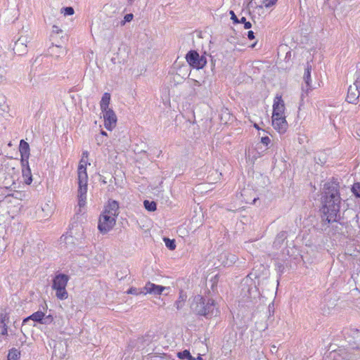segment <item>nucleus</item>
Listing matches in <instances>:
<instances>
[{
    "label": "nucleus",
    "mask_w": 360,
    "mask_h": 360,
    "mask_svg": "<svg viewBox=\"0 0 360 360\" xmlns=\"http://www.w3.org/2000/svg\"><path fill=\"white\" fill-rule=\"evenodd\" d=\"M112 61L114 63H115V58H112Z\"/></svg>",
    "instance_id": "680f3d73"
},
{
    "label": "nucleus",
    "mask_w": 360,
    "mask_h": 360,
    "mask_svg": "<svg viewBox=\"0 0 360 360\" xmlns=\"http://www.w3.org/2000/svg\"><path fill=\"white\" fill-rule=\"evenodd\" d=\"M78 205L79 207H83L86 202V191H87V182L88 176L86 173V167L84 165L80 164L78 166Z\"/></svg>",
    "instance_id": "7ed1b4c3"
},
{
    "label": "nucleus",
    "mask_w": 360,
    "mask_h": 360,
    "mask_svg": "<svg viewBox=\"0 0 360 360\" xmlns=\"http://www.w3.org/2000/svg\"><path fill=\"white\" fill-rule=\"evenodd\" d=\"M186 59L190 66L198 70L203 68L207 63L206 57L200 56L195 50L189 51L186 55Z\"/></svg>",
    "instance_id": "39448f33"
},
{
    "label": "nucleus",
    "mask_w": 360,
    "mask_h": 360,
    "mask_svg": "<svg viewBox=\"0 0 360 360\" xmlns=\"http://www.w3.org/2000/svg\"><path fill=\"white\" fill-rule=\"evenodd\" d=\"M129 274V269L127 268H125L123 271H117L116 273V276L119 280H122L124 278H126Z\"/></svg>",
    "instance_id": "f704fd0d"
},
{
    "label": "nucleus",
    "mask_w": 360,
    "mask_h": 360,
    "mask_svg": "<svg viewBox=\"0 0 360 360\" xmlns=\"http://www.w3.org/2000/svg\"><path fill=\"white\" fill-rule=\"evenodd\" d=\"M69 278V276L65 274H56L53 278L52 288H66Z\"/></svg>",
    "instance_id": "f8f14e48"
},
{
    "label": "nucleus",
    "mask_w": 360,
    "mask_h": 360,
    "mask_svg": "<svg viewBox=\"0 0 360 360\" xmlns=\"http://www.w3.org/2000/svg\"><path fill=\"white\" fill-rule=\"evenodd\" d=\"M236 333H234V334H233V337H234V338H236Z\"/></svg>",
    "instance_id": "e2e57ef3"
},
{
    "label": "nucleus",
    "mask_w": 360,
    "mask_h": 360,
    "mask_svg": "<svg viewBox=\"0 0 360 360\" xmlns=\"http://www.w3.org/2000/svg\"><path fill=\"white\" fill-rule=\"evenodd\" d=\"M164 241H165L166 247L169 250H174L176 248L175 240L169 239L168 238H164Z\"/></svg>",
    "instance_id": "2f4dec72"
},
{
    "label": "nucleus",
    "mask_w": 360,
    "mask_h": 360,
    "mask_svg": "<svg viewBox=\"0 0 360 360\" xmlns=\"http://www.w3.org/2000/svg\"><path fill=\"white\" fill-rule=\"evenodd\" d=\"M275 266H276V269L278 272H279L281 274L283 272L285 267L282 262H276Z\"/></svg>",
    "instance_id": "58836bf2"
},
{
    "label": "nucleus",
    "mask_w": 360,
    "mask_h": 360,
    "mask_svg": "<svg viewBox=\"0 0 360 360\" xmlns=\"http://www.w3.org/2000/svg\"><path fill=\"white\" fill-rule=\"evenodd\" d=\"M119 203L117 201L110 200L108 201V205L105 207V210L103 212L113 216L115 218L118 215Z\"/></svg>",
    "instance_id": "f3484780"
},
{
    "label": "nucleus",
    "mask_w": 360,
    "mask_h": 360,
    "mask_svg": "<svg viewBox=\"0 0 360 360\" xmlns=\"http://www.w3.org/2000/svg\"><path fill=\"white\" fill-rule=\"evenodd\" d=\"M134 0H128V3L129 4H131L133 3Z\"/></svg>",
    "instance_id": "4d7b16f0"
},
{
    "label": "nucleus",
    "mask_w": 360,
    "mask_h": 360,
    "mask_svg": "<svg viewBox=\"0 0 360 360\" xmlns=\"http://www.w3.org/2000/svg\"><path fill=\"white\" fill-rule=\"evenodd\" d=\"M250 275H252V274L248 275L241 282V290L244 297H252V291L253 289L252 286L254 285V283L252 279L249 278Z\"/></svg>",
    "instance_id": "2eb2a0df"
},
{
    "label": "nucleus",
    "mask_w": 360,
    "mask_h": 360,
    "mask_svg": "<svg viewBox=\"0 0 360 360\" xmlns=\"http://www.w3.org/2000/svg\"><path fill=\"white\" fill-rule=\"evenodd\" d=\"M247 36L250 40H252L255 38V33L252 30L248 32Z\"/></svg>",
    "instance_id": "de8ad7c7"
},
{
    "label": "nucleus",
    "mask_w": 360,
    "mask_h": 360,
    "mask_svg": "<svg viewBox=\"0 0 360 360\" xmlns=\"http://www.w3.org/2000/svg\"><path fill=\"white\" fill-rule=\"evenodd\" d=\"M345 338L352 349H359L360 346V330L356 328H349L346 330Z\"/></svg>",
    "instance_id": "0eeeda50"
},
{
    "label": "nucleus",
    "mask_w": 360,
    "mask_h": 360,
    "mask_svg": "<svg viewBox=\"0 0 360 360\" xmlns=\"http://www.w3.org/2000/svg\"><path fill=\"white\" fill-rule=\"evenodd\" d=\"M249 191H250V189H243L241 192V196L244 197Z\"/></svg>",
    "instance_id": "09e8293b"
},
{
    "label": "nucleus",
    "mask_w": 360,
    "mask_h": 360,
    "mask_svg": "<svg viewBox=\"0 0 360 360\" xmlns=\"http://www.w3.org/2000/svg\"><path fill=\"white\" fill-rule=\"evenodd\" d=\"M127 294H131V295H141V294L144 295V290H143V288H135V287H131L127 291Z\"/></svg>",
    "instance_id": "473e14b6"
},
{
    "label": "nucleus",
    "mask_w": 360,
    "mask_h": 360,
    "mask_svg": "<svg viewBox=\"0 0 360 360\" xmlns=\"http://www.w3.org/2000/svg\"><path fill=\"white\" fill-rule=\"evenodd\" d=\"M107 136V133L105 131L101 130L100 136Z\"/></svg>",
    "instance_id": "603ef678"
},
{
    "label": "nucleus",
    "mask_w": 360,
    "mask_h": 360,
    "mask_svg": "<svg viewBox=\"0 0 360 360\" xmlns=\"http://www.w3.org/2000/svg\"><path fill=\"white\" fill-rule=\"evenodd\" d=\"M348 360H356V358L354 355H351Z\"/></svg>",
    "instance_id": "3c124183"
},
{
    "label": "nucleus",
    "mask_w": 360,
    "mask_h": 360,
    "mask_svg": "<svg viewBox=\"0 0 360 360\" xmlns=\"http://www.w3.org/2000/svg\"><path fill=\"white\" fill-rule=\"evenodd\" d=\"M53 316L51 315H49V316H44V319H43V322H42V324H48V323H50L53 321Z\"/></svg>",
    "instance_id": "79ce46f5"
},
{
    "label": "nucleus",
    "mask_w": 360,
    "mask_h": 360,
    "mask_svg": "<svg viewBox=\"0 0 360 360\" xmlns=\"http://www.w3.org/2000/svg\"><path fill=\"white\" fill-rule=\"evenodd\" d=\"M64 243L66 248H68V245H70L71 247H74V237L72 236H64L60 237V243Z\"/></svg>",
    "instance_id": "c756f323"
},
{
    "label": "nucleus",
    "mask_w": 360,
    "mask_h": 360,
    "mask_svg": "<svg viewBox=\"0 0 360 360\" xmlns=\"http://www.w3.org/2000/svg\"><path fill=\"white\" fill-rule=\"evenodd\" d=\"M340 202L339 184L337 181H330L324 184L322 193L321 231H326L328 224L335 223L333 226L334 233L345 235L347 233V221H340Z\"/></svg>",
    "instance_id": "f257e3e1"
},
{
    "label": "nucleus",
    "mask_w": 360,
    "mask_h": 360,
    "mask_svg": "<svg viewBox=\"0 0 360 360\" xmlns=\"http://www.w3.org/2000/svg\"><path fill=\"white\" fill-rule=\"evenodd\" d=\"M134 18V15L132 13H128V14H126L124 15V23L126 22H130Z\"/></svg>",
    "instance_id": "a18cd8bd"
},
{
    "label": "nucleus",
    "mask_w": 360,
    "mask_h": 360,
    "mask_svg": "<svg viewBox=\"0 0 360 360\" xmlns=\"http://www.w3.org/2000/svg\"><path fill=\"white\" fill-rule=\"evenodd\" d=\"M165 287L162 285H159L150 283V281L147 282L146 285L143 287L144 295L150 294L154 295H161Z\"/></svg>",
    "instance_id": "ddd939ff"
},
{
    "label": "nucleus",
    "mask_w": 360,
    "mask_h": 360,
    "mask_svg": "<svg viewBox=\"0 0 360 360\" xmlns=\"http://www.w3.org/2000/svg\"><path fill=\"white\" fill-rule=\"evenodd\" d=\"M62 13H64L65 15H72L74 14V8L71 6H67L62 8Z\"/></svg>",
    "instance_id": "c9c22d12"
},
{
    "label": "nucleus",
    "mask_w": 360,
    "mask_h": 360,
    "mask_svg": "<svg viewBox=\"0 0 360 360\" xmlns=\"http://www.w3.org/2000/svg\"><path fill=\"white\" fill-rule=\"evenodd\" d=\"M284 101L282 99L281 96L277 95L274 99L273 105V113L272 116H281L283 115L285 110Z\"/></svg>",
    "instance_id": "4468645a"
},
{
    "label": "nucleus",
    "mask_w": 360,
    "mask_h": 360,
    "mask_svg": "<svg viewBox=\"0 0 360 360\" xmlns=\"http://www.w3.org/2000/svg\"><path fill=\"white\" fill-rule=\"evenodd\" d=\"M82 155H83V157H84V156H85V157H87V156H88V155H89V153H88V152H87V151H84V152H83V153H82Z\"/></svg>",
    "instance_id": "5fc2aeb1"
},
{
    "label": "nucleus",
    "mask_w": 360,
    "mask_h": 360,
    "mask_svg": "<svg viewBox=\"0 0 360 360\" xmlns=\"http://www.w3.org/2000/svg\"><path fill=\"white\" fill-rule=\"evenodd\" d=\"M8 110V105L6 103V97L0 94V115L7 112Z\"/></svg>",
    "instance_id": "c85d7f7f"
},
{
    "label": "nucleus",
    "mask_w": 360,
    "mask_h": 360,
    "mask_svg": "<svg viewBox=\"0 0 360 360\" xmlns=\"http://www.w3.org/2000/svg\"><path fill=\"white\" fill-rule=\"evenodd\" d=\"M45 314L41 311H38L37 312L33 313L32 315L25 318L23 320L22 324H25V323L30 321V320L34 321L35 322L39 323L42 324L44 316Z\"/></svg>",
    "instance_id": "a211bd4d"
},
{
    "label": "nucleus",
    "mask_w": 360,
    "mask_h": 360,
    "mask_svg": "<svg viewBox=\"0 0 360 360\" xmlns=\"http://www.w3.org/2000/svg\"><path fill=\"white\" fill-rule=\"evenodd\" d=\"M222 258L226 259L225 261H223V264L224 266H231L238 259V257L235 255L231 254V253H224V254L221 255V259H222Z\"/></svg>",
    "instance_id": "4be33fe9"
},
{
    "label": "nucleus",
    "mask_w": 360,
    "mask_h": 360,
    "mask_svg": "<svg viewBox=\"0 0 360 360\" xmlns=\"http://www.w3.org/2000/svg\"><path fill=\"white\" fill-rule=\"evenodd\" d=\"M254 127H255L256 129H259V127H258V125H257V124H255Z\"/></svg>",
    "instance_id": "13d9d810"
},
{
    "label": "nucleus",
    "mask_w": 360,
    "mask_h": 360,
    "mask_svg": "<svg viewBox=\"0 0 360 360\" xmlns=\"http://www.w3.org/2000/svg\"><path fill=\"white\" fill-rule=\"evenodd\" d=\"M54 290H56V296L58 299L63 300L68 298V293L66 290V288H60Z\"/></svg>",
    "instance_id": "a878e982"
},
{
    "label": "nucleus",
    "mask_w": 360,
    "mask_h": 360,
    "mask_svg": "<svg viewBox=\"0 0 360 360\" xmlns=\"http://www.w3.org/2000/svg\"><path fill=\"white\" fill-rule=\"evenodd\" d=\"M101 136H96V140L97 143H98V145H100V144H101V143L103 142V141L101 139Z\"/></svg>",
    "instance_id": "8fccbe9b"
},
{
    "label": "nucleus",
    "mask_w": 360,
    "mask_h": 360,
    "mask_svg": "<svg viewBox=\"0 0 360 360\" xmlns=\"http://www.w3.org/2000/svg\"><path fill=\"white\" fill-rule=\"evenodd\" d=\"M239 23H243L244 25V28L246 30L250 29L252 27V23L249 21H247L245 17H242L239 20Z\"/></svg>",
    "instance_id": "e433bc0d"
},
{
    "label": "nucleus",
    "mask_w": 360,
    "mask_h": 360,
    "mask_svg": "<svg viewBox=\"0 0 360 360\" xmlns=\"http://www.w3.org/2000/svg\"><path fill=\"white\" fill-rule=\"evenodd\" d=\"M143 205L145 209L149 212H154L157 209V204L155 201L145 200L143 201Z\"/></svg>",
    "instance_id": "cd10ccee"
},
{
    "label": "nucleus",
    "mask_w": 360,
    "mask_h": 360,
    "mask_svg": "<svg viewBox=\"0 0 360 360\" xmlns=\"http://www.w3.org/2000/svg\"><path fill=\"white\" fill-rule=\"evenodd\" d=\"M256 200H257V198H255L252 200V203H253V204H254V203L255 202Z\"/></svg>",
    "instance_id": "052dcab7"
},
{
    "label": "nucleus",
    "mask_w": 360,
    "mask_h": 360,
    "mask_svg": "<svg viewBox=\"0 0 360 360\" xmlns=\"http://www.w3.org/2000/svg\"><path fill=\"white\" fill-rule=\"evenodd\" d=\"M63 32V30L61 29H60L58 26L56 25H53V27H52V33L53 34H59V33H62Z\"/></svg>",
    "instance_id": "49530a36"
},
{
    "label": "nucleus",
    "mask_w": 360,
    "mask_h": 360,
    "mask_svg": "<svg viewBox=\"0 0 360 360\" xmlns=\"http://www.w3.org/2000/svg\"><path fill=\"white\" fill-rule=\"evenodd\" d=\"M187 296L183 290H180L178 300L175 302L174 305L177 310L182 309L186 300Z\"/></svg>",
    "instance_id": "393cba45"
},
{
    "label": "nucleus",
    "mask_w": 360,
    "mask_h": 360,
    "mask_svg": "<svg viewBox=\"0 0 360 360\" xmlns=\"http://www.w3.org/2000/svg\"><path fill=\"white\" fill-rule=\"evenodd\" d=\"M6 75V70L1 65H0V82L4 79Z\"/></svg>",
    "instance_id": "c03bdc74"
},
{
    "label": "nucleus",
    "mask_w": 360,
    "mask_h": 360,
    "mask_svg": "<svg viewBox=\"0 0 360 360\" xmlns=\"http://www.w3.org/2000/svg\"><path fill=\"white\" fill-rule=\"evenodd\" d=\"M360 96V70L355 72V81L354 85L348 88L346 101L349 103H356Z\"/></svg>",
    "instance_id": "20e7f679"
},
{
    "label": "nucleus",
    "mask_w": 360,
    "mask_h": 360,
    "mask_svg": "<svg viewBox=\"0 0 360 360\" xmlns=\"http://www.w3.org/2000/svg\"><path fill=\"white\" fill-rule=\"evenodd\" d=\"M214 283H215V281L212 283V289L214 290Z\"/></svg>",
    "instance_id": "bf43d9fd"
},
{
    "label": "nucleus",
    "mask_w": 360,
    "mask_h": 360,
    "mask_svg": "<svg viewBox=\"0 0 360 360\" xmlns=\"http://www.w3.org/2000/svg\"><path fill=\"white\" fill-rule=\"evenodd\" d=\"M177 356L180 359H187V360H202V358L200 355H198V357L195 358L191 356L190 352L187 349H185L182 352H179L177 353Z\"/></svg>",
    "instance_id": "b1692460"
},
{
    "label": "nucleus",
    "mask_w": 360,
    "mask_h": 360,
    "mask_svg": "<svg viewBox=\"0 0 360 360\" xmlns=\"http://www.w3.org/2000/svg\"><path fill=\"white\" fill-rule=\"evenodd\" d=\"M110 101V94L107 92L104 93L101 98V101L100 102V107H101V111H104L108 109H110L109 108Z\"/></svg>",
    "instance_id": "5701e85b"
},
{
    "label": "nucleus",
    "mask_w": 360,
    "mask_h": 360,
    "mask_svg": "<svg viewBox=\"0 0 360 360\" xmlns=\"http://www.w3.org/2000/svg\"><path fill=\"white\" fill-rule=\"evenodd\" d=\"M277 0H264L263 4L266 8H269L276 3Z\"/></svg>",
    "instance_id": "ea45409f"
},
{
    "label": "nucleus",
    "mask_w": 360,
    "mask_h": 360,
    "mask_svg": "<svg viewBox=\"0 0 360 360\" xmlns=\"http://www.w3.org/2000/svg\"><path fill=\"white\" fill-rule=\"evenodd\" d=\"M20 354V352L18 349L12 348L9 350L8 358L9 360H17Z\"/></svg>",
    "instance_id": "7c9ffc66"
},
{
    "label": "nucleus",
    "mask_w": 360,
    "mask_h": 360,
    "mask_svg": "<svg viewBox=\"0 0 360 360\" xmlns=\"http://www.w3.org/2000/svg\"><path fill=\"white\" fill-rule=\"evenodd\" d=\"M274 351H276V347L275 345L271 346V352H274Z\"/></svg>",
    "instance_id": "864d4df0"
},
{
    "label": "nucleus",
    "mask_w": 360,
    "mask_h": 360,
    "mask_svg": "<svg viewBox=\"0 0 360 360\" xmlns=\"http://www.w3.org/2000/svg\"><path fill=\"white\" fill-rule=\"evenodd\" d=\"M271 142V139L269 136H263L261 139V143H263L264 146H267Z\"/></svg>",
    "instance_id": "37998d69"
},
{
    "label": "nucleus",
    "mask_w": 360,
    "mask_h": 360,
    "mask_svg": "<svg viewBox=\"0 0 360 360\" xmlns=\"http://www.w3.org/2000/svg\"><path fill=\"white\" fill-rule=\"evenodd\" d=\"M229 13L231 15V19L232 20L233 23V24L239 23V19L238 18V17L235 14L234 11H230Z\"/></svg>",
    "instance_id": "a19ab883"
},
{
    "label": "nucleus",
    "mask_w": 360,
    "mask_h": 360,
    "mask_svg": "<svg viewBox=\"0 0 360 360\" xmlns=\"http://www.w3.org/2000/svg\"><path fill=\"white\" fill-rule=\"evenodd\" d=\"M30 42L27 36L20 37L13 46V51L15 54L22 56L27 53V43Z\"/></svg>",
    "instance_id": "1a4fd4ad"
},
{
    "label": "nucleus",
    "mask_w": 360,
    "mask_h": 360,
    "mask_svg": "<svg viewBox=\"0 0 360 360\" xmlns=\"http://www.w3.org/2000/svg\"><path fill=\"white\" fill-rule=\"evenodd\" d=\"M150 360H169V357L165 354L164 356L151 355Z\"/></svg>",
    "instance_id": "4c0bfd02"
},
{
    "label": "nucleus",
    "mask_w": 360,
    "mask_h": 360,
    "mask_svg": "<svg viewBox=\"0 0 360 360\" xmlns=\"http://www.w3.org/2000/svg\"><path fill=\"white\" fill-rule=\"evenodd\" d=\"M21 165L22 167V176L25 178V182L27 184H30L32 181V176L31 173V169L29 166V162L27 165L23 163H21Z\"/></svg>",
    "instance_id": "6ab92c4d"
},
{
    "label": "nucleus",
    "mask_w": 360,
    "mask_h": 360,
    "mask_svg": "<svg viewBox=\"0 0 360 360\" xmlns=\"http://www.w3.org/2000/svg\"><path fill=\"white\" fill-rule=\"evenodd\" d=\"M191 311L197 316H204L207 319L217 316L219 312L215 301L200 295L195 296L191 303Z\"/></svg>",
    "instance_id": "f03ea898"
},
{
    "label": "nucleus",
    "mask_w": 360,
    "mask_h": 360,
    "mask_svg": "<svg viewBox=\"0 0 360 360\" xmlns=\"http://www.w3.org/2000/svg\"><path fill=\"white\" fill-rule=\"evenodd\" d=\"M272 125L280 134H284L288 127L285 117L283 115L272 116Z\"/></svg>",
    "instance_id": "9b49d317"
},
{
    "label": "nucleus",
    "mask_w": 360,
    "mask_h": 360,
    "mask_svg": "<svg viewBox=\"0 0 360 360\" xmlns=\"http://www.w3.org/2000/svg\"><path fill=\"white\" fill-rule=\"evenodd\" d=\"M243 200H244L246 203H249V200H248V199H246V198H243Z\"/></svg>",
    "instance_id": "6e6d98bb"
},
{
    "label": "nucleus",
    "mask_w": 360,
    "mask_h": 360,
    "mask_svg": "<svg viewBox=\"0 0 360 360\" xmlns=\"http://www.w3.org/2000/svg\"><path fill=\"white\" fill-rule=\"evenodd\" d=\"M8 321V316L6 314H0V335H7L8 328L7 322Z\"/></svg>",
    "instance_id": "412c9836"
},
{
    "label": "nucleus",
    "mask_w": 360,
    "mask_h": 360,
    "mask_svg": "<svg viewBox=\"0 0 360 360\" xmlns=\"http://www.w3.org/2000/svg\"><path fill=\"white\" fill-rule=\"evenodd\" d=\"M103 113L104 126L106 129L111 131L117 123V116L112 109L102 111Z\"/></svg>",
    "instance_id": "9d476101"
},
{
    "label": "nucleus",
    "mask_w": 360,
    "mask_h": 360,
    "mask_svg": "<svg viewBox=\"0 0 360 360\" xmlns=\"http://www.w3.org/2000/svg\"><path fill=\"white\" fill-rule=\"evenodd\" d=\"M19 150L21 156V163L27 165L30 157V146L27 142L22 139L20 141Z\"/></svg>",
    "instance_id": "dca6fc26"
},
{
    "label": "nucleus",
    "mask_w": 360,
    "mask_h": 360,
    "mask_svg": "<svg viewBox=\"0 0 360 360\" xmlns=\"http://www.w3.org/2000/svg\"><path fill=\"white\" fill-rule=\"evenodd\" d=\"M311 65L309 64V63H307V66L304 70V73L303 75V79L306 84V86L304 87L302 86V93L300 96V106L302 105L304 102V94L307 95L309 90L311 89Z\"/></svg>",
    "instance_id": "6e6552de"
},
{
    "label": "nucleus",
    "mask_w": 360,
    "mask_h": 360,
    "mask_svg": "<svg viewBox=\"0 0 360 360\" xmlns=\"http://www.w3.org/2000/svg\"><path fill=\"white\" fill-rule=\"evenodd\" d=\"M287 236H288V233L286 231H282L279 232L277 234V236L273 243V246L274 248H276V249H279L281 247V245H283V242L287 238Z\"/></svg>",
    "instance_id": "aec40b11"
},
{
    "label": "nucleus",
    "mask_w": 360,
    "mask_h": 360,
    "mask_svg": "<svg viewBox=\"0 0 360 360\" xmlns=\"http://www.w3.org/2000/svg\"><path fill=\"white\" fill-rule=\"evenodd\" d=\"M115 218L106 212H102L99 217L98 229L103 233H107L110 231L115 224Z\"/></svg>",
    "instance_id": "423d86ee"
},
{
    "label": "nucleus",
    "mask_w": 360,
    "mask_h": 360,
    "mask_svg": "<svg viewBox=\"0 0 360 360\" xmlns=\"http://www.w3.org/2000/svg\"><path fill=\"white\" fill-rule=\"evenodd\" d=\"M352 191L356 198H360V183H354L352 187Z\"/></svg>",
    "instance_id": "72a5a7b5"
},
{
    "label": "nucleus",
    "mask_w": 360,
    "mask_h": 360,
    "mask_svg": "<svg viewBox=\"0 0 360 360\" xmlns=\"http://www.w3.org/2000/svg\"><path fill=\"white\" fill-rule=\"evenodd\" d=\"M338 4V0H324L323 7L333 11L337 7Z\"/></svg>",
    "instance_id": "bb28decb"
}]
</instances>
